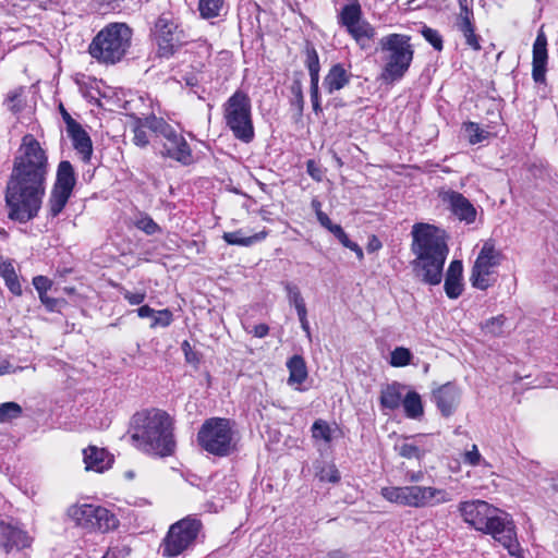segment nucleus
Returning <instances> with one entry per match:
<instances>
[{
	"instance_id": "f257e3e1",
	"label": "nucleus",
	"mask_w": 558,
	"mask_h": 558,
	"mask_svg": "<svg viewBox=\"0 0 558 558\" xmlns=\"http://www.w3.org/2000/svg\"><path fill=\"white\" fill-rule=\"evenodd\" d=\"M48 172L46 150L32 134L24 135L7 184L5 204L10 219L25 223L38 215Z\"/></svg>"
},
{
	"instance_id": "f03ea898",
	"label": "nucleus",
	"mask_w": 558,
	"mask_h": 558,
	"mask_svg": "<svg viewBox=\"0 0 558 558\" xmlns=\"http://www.w3.org/2000/svg\"><path fill=\"white\" fill-rule=\"evenodd\" d=\"M411 250L415 255L413 270L421 280L430 286L441 282L444 265L449 248L442 232L429 223H415L411 231Z\"/></svg>"
},
{
	"instance_id": "7ed1b4c3",
	"label": "nucleus",
	"mask_w": 558,
	"mask_h": 558,
	"mask_svg": "<svg viewBox=\"0 0 558 558\" xmlns=\"http://www.w3.org/2000/svg\"><path fill=\"white\" fill-rule=\"evenodd\" d=\"M459 511L465 523L477 531L490 534L509 555L520 556L521 548L515 527L507 513L483 500L462 501Z\"/></svg>"
},
{
	"instance_id": "20e7f679",
	"label": "nucleus",
	"mask_w": 558,
	"mask_h": 558,
	"mask_svg": "<svg viewBox=\"0 0 558 558\" xmlns=\"http://www.w3.org/2000/svg\"><path fill=\"white\" fill-rule=\"evenodd\" d=\"M130 433L134 445L145 452L159 457L174 452L173 424L165 411L153 409L135 413Z\"/></svg>"
},
{
	"instance_id": "39448f33",
	"label": "nucleus",
	"mask_w": 558,
	"mask_h": 558,
	"mask_svg": "<svg viewBox=\"0 0 558 558\" xmlns=\"http://www.w3.org/2000/svg\"><path fill=\"white\" fill-rule=\"evenodd\" d=\"M132 29L125 23H110L93 39L88 51L101 63L119 62L131 46Z\"/></svg>"
},
{
	"instance_id": "423d86ee",
	"label": "nucleus",
	"mask_w": 558,
	"mask_h": 558,
	"mask_svg": "<svg viewBox=\"0 0 558 558\" xmlns=\"http://www.w3.org/2000/svg\"><path fill=\"white\" fill-rule=\"evenodd\" d=\"M410 40V36L403 34H389L380 39L385 62L381 78L386 83L399 81L408 72L414 54Z\"/></svg>"
},
{
	"instance_id": "0eeeda50",
	"label": "nucleus",
	"mask_w": 558,
	"mask_h": 558,
	"mask_svg": "<svg viewBox=\"0 0 558 558\" xmlns=\"http://www.w3.org/2000/svg\"><path fill=\"white\" fill-rule=\"evenodd\" d=\"M380 495L389 502L411 508L436 507L452 500L446 489L422 485L383 487Z\"/></svg>"
},
{
	"instance_id": "6e6552de",
	"label": "nucleus",
	"mask_w": 558,
	"mask_h": 558,
	"mask_svg": "<svg viewBox=\"0 0 558 558\" xmlns=\"http://www.w3.org/2000/svg\"><path fill=\"white\" fill-rule=\"evenodd\" d=\"M223 118L235 138L243 143L253 141L255 133L251 100L245 93L238 90L227 100L223 105Z\"/></svg>"
},
{
	"instance_id": "1a4fd4ad",
	"label": "nucleus",
	"mask_w": 558,
	"mask_h": 558,
	"mask_svg": "<svg viewBox=\"0 0 558 558\" xmlns=\"http://www.w3.org/2000/svg\"><path fill=\"white\" fill-rule=\"evenodd\" d=\"M197 441L208 453L229 456L235 446L230 421L220 417L206 420L197 434Z\"/></svg>"
},
{
	"instance_id": "9d476101",
	"label": "nucleus",
	"mask_w": 558,
	"mask_h": 558,
	"mask_svg": "<svg viewBox=\"0 0 558 558\" xmlns=\"http://www.w3.org/2000/svg\"><path fill=\"white\" fill-rule=\"evenodd\" d=\"M202 522L195 517H185L173 523L162 542V555L175 557L191 549L202 531Z\"/></svg>"
},
{
	"instance_id": "9b49d317",
	"label": "nucleus",
	"mask_w": 558,
	"mask_h": 558,
	"mask_svg": "<svg viewBox=\"0 0 558 558\" xmlns=\"http://www.w3.org/2000/svg\"><path fill=\"white\" fill-rule=\"evenodd\" d=\"M502 259L504 255L496 248L494 242L485 241L471 270L472 286L480 290L489 288L495 281L492 278L494 269L501 264Z\"/></svg>"
},
{
	"instance_id": "f8f14e48",
	"label": "nucleus",
	"mask_w": 558,
	"mask_h": 558,
	"mask_svg": "<svg viewBox=\"0 0 558 558\" xmlns=\"http://www.w3.org/2000/svg\"><path fill=\"white\" fill-rule=\"evenodd\" d=\"M75 184L76 177L73 166L68 160L60 161L57 169L56 181L47 203L48 215L50 217H57L64 209Z\"/></svg>"
},
{
	"instance_id": "ddd939ff",
	"label": "nucleus",
	"mask_w": 558,
	"mask_h": 558,
	"mask_svg": "<svg viewBox=\"0 0 558 558\" xmlns=\"http://www.w3.org/2000/svg\"><path fill=\"white\" fill-rule=\"evenodd\" d=\"M153 36L158 46V54L163 58L171 57L186 41V35L179 23L165 14L156 21Z\"/></svg>"
},
{
	"instance_id": "4468645a",
	"label": "nucleus",
	"mask_w": 558,
	"mask_h": 558,
	"mask_svg": "<svg viewBox=\"0 0 558 558\" xmlns=\"http://www.w3.org/2000/svg\"><path fill=\"white\" fill-rule=\"evenodd\" d=\"M339 23L356 40L361 47H365L374 37L375 29L362 19L361 5L357 2L347 4L339 14Z\"/></svg>"
},
{
	"instance_id": "2eb2a0df",
	"label": "nucleus",
	"mask_w": 558,
	"mask_h": 558,
	"mask_svg": "<svg viewBox=\"0 0 558 558\" xmlns=\"http://www.w3.org/2000/svg\"><path fill=\"white\" fill-rule=\"evenodd\" d=\"M438 196L459 220L465 223H473L475 221L476 209L461 193L452 190H440Z\"/></svg>"
},
{
	"instance_id": "dca6fc26",
	"label": "nucleus",
	"mask_w": 558,
	"mask_h": 558,
	"mask_svg": "<svg viewBox=\"0 0 558 558\" xmlns=\"http://www.w3.org/2000/svg\"><path fill=\"white\" fill-rule=\"evenodd\" d=\"M163 155L184 165L189 166L193 162V155L190 145L184 136L172 129L163 136Z\"/></svg>"
},
{
	"instance_id": "f3484780",
	"label": "nucleus",
	"mask_w": 558,
	"mask_h": 558,
	"mask_svg": "<svg viewBox=\"0 0 558 558\" xmlns=\"http://www.w3.org/2000/svg\"><path fill=\"white\" fill-rule=\"evenodd\" d=\"M32 537L23 530L0 521V545L5 553L29 547Z\"/></svg>"
},
{
	"instance_id": "a211bd4d",
	"label": "nucleus",
	"mask_w": 558,
	"mask_h": 558,
	"mask_svg": "<svg viewBox=\"0 0 558 558\" xmlns=\"http://www.w3.org/2000/svg\"><path fill=\"white\" fill-rule=\"evenodd\" d=\"M547 60V37L541 29L533 44L532 76L536 83H543L545 81Z\"/></svg>"
},
{
	"instance_id": "6ab92c4d",
	"label": "nucleus",
	"mask_w": 558,
	"mask_h": 558,
	"mask_svg": "<svg viewBox=\"0 0 558 558\" xmlns=\"http://www.w3.org/2000/svg\"><path fill=\"white\" fill-rule=\"evenodd\" d=\"M433 399L444 416H449L456 409L460 391L456 385L447 383L433 391Z\"/></svg>"
},
{
	"instance_id": "aec40b11",
	"label": "nucleus",
	"mask_w": 558,
	"mask_h": 558,
	"mask_svg": "<svg viewBox=\"0 0 558 558\" xmlns=\"http://www.w3.org/2000/svg\"><path fill=\"white\" fill-rule=\"evenodd\" d=\"M83 460L87 471L101 473L111 466L113 457L105 448L88 446L83 450Z\"/></svg>"
},
{
	"instance_id": "412c9836",
	"label": "nucleus",
	"mask_w": 558,
	"mask_h": 558,
	"mask_svg": "<svg viewBox=\"0 0 558 558\" xmlns=\"http://www.w3.org/2000/svg\"><path fill=\"white\" fill-rule=\"evenodd\" d=\"M472 17V11L466 7V4L460 2V14L457 22L458 29L462 33L468 46L473 50H480V37L475 34Z\"/></svg>"
},
{
	"instance_id": "4be33fe9",
	"label": "nucleus",
	"mask_w": 558,
	"mask_h": 558,
	"mask_svg": "<svg viewBox=\"0 0 558 558\" xmlns=\"http://www.w3.org/2000/svg\"><path fill=\"white\" fill-rule=\"evenodd\" d=\"M463 265L459 259H454L450 263L446 278H445V291L448 298L457 299L463 291L462 283Z\"/></svg>"
},
{
	"instance_id": "5701e85b",
	"label": "nucleus",
	"mask_w": 558,
	"mask_h": 558,
	"mask_svg": "<svg viewBox=\"0 0 558 558\" xmlns=\"http://www.w3.org/2000/svg\"><path fill=\"white\" fill-rule=\"evenodd\" d=\"M351 74L341 64L332 65L323 81V88L328 95L342 89L349 84Z\"/></svg>"
},
{
	"instance_id": "b1692460",
	"label": "nucleus",
	"mask_w": 558,
	"mask_h": 558,
	"mask_svg": "<svg viewBox=\"0 0 558 558\" xmlns=\"http://www.w3.org/2000/svg\"><path fill=\"white\" fill-rule=\"evenodd\" d=\"M287 368L289 371L288 385L298 391H303L302 384L308 376L305 360L301 355H293L287 361Z\"/></svg>"
},
{
	"instance_id": "393cba45",
	"label": "nucleus",
	"mask_w": 558,
	"mask_h": 558,
	"mask_svg": "<svg viewBox=\"0 0 558 558\" xmlns=\"http://www.w3.org/2000/svg\"><path fill=\"white\" fill-rule=\"evenodd\" d=\"M92 521L93 526L89 529V532L98 531L106 533L114 530L119 524L117 517L111 511L97 505H95Z\"/></svg>"
},
{
	"instance_id": "a878e982",
	"label": "nucleus",
	"mask_w": 558,
	"mask_h": 558,
	"mask_svg": "<svg viewBox=\"0 0 558 558\" xmlns=\"http://www.w3.org/2000/svg\"><path fill=\"white\" fill-rule=\"evenodd\" d=\"M421 442V436L405 437L396 442L395 450L402 458L421 460L426 453V449L422 446Z\"/></svg>"
},
{
	"instance_id": "bb28decb",
	"label": "nucleus",
	"mask_w": 558,
	"mask_h": 558,
	"mask_svg": "<svg viewBox=\"0 0 558 558\" xmlns=\"http://www.w3.org/2000/svg\"><path fill=\"white\" fill-rule=\"evenodd\" d=\"M68 134L72 140L74 149L81 155L83 161H89L93 154V145L87 132L81 125H77L69 130Z\"/></svg>"
},
{
	"instance_id": "cd10ccee",
	"label": "nucleus",
	"mask_w": 558,
	"mask_h": 558,
	"mask_svg": "<svg viewBox=\"0 0 558 558\" xmlns=\"http://www.w3.org/2000/svg\"><path fill=\"white\" fill-rule=\"evenodd\" d=\"M94 508L95 505L92 504L72 505L66 513L76 526L89 532V529L93 526Z\"/></svg>"
},
{
	"instance_id": "c85d7f7f",
	"label": "nucleus",
	"mask_w": 558,
	"mask_h": 558,
	"mask_svg": "<svg viewBox=\"0 0 558 558\" xmlns=\"http://www.w3.org/2000/svg\"><path fill=\"white\" fill-rule=\"evenodd\" d=\"M94 508L95 505L92 504L72 505L66 513L76 526L89 532V529L93 526Z\"/></svg>"
},
{
	"instance_id": "c756f323",
	"label": "nucleus",
	"mask_w": 558,
	"mask_h": 558,
	"mask_svg": "<svg viewBox=\"0 0 558 558\" xmlns=\"http://www.w3.org/2000/svg\"><path fill=\"white\" fill-rule=\"evenodd\" d=\"M267 235L268 232L266 230H262L253 235H246V233L240 229L232 232H225L222 239L230 245L251 246L263 241Z\"/></svg>"
},
{
	"instance_id": "7c9ffc66",
	"label": "nucleus",
	"mask_w": 558,
	"mask_h": 558,
	"mask_svg": "<svg viewBox=\"0 0 558 558\" xmlns=\"http://www.w3.org/2000/svg\"><path fill=\"white\" fill-rule=\"evenodd\" d=\"M407 417L417 420L424 414L421 396L415 391H409L401 402Z\"/></svg>"
},
{
	"instance_id": "2f4dec72",
	"label": "nucleus",
	"mask_w": 558,
	"mask_h": 558,
	"mask_svg": "<svg viewBox=\"0 0 558 558\" xmlns=\"http://www.w3.org/2000/svg\"><path fill=\"white\" fill-rule=\"evenodd\" d=\"M401 386L397 383L388 385L381 390L380 403L383 408L396 410L402 402Z\"/></svg>"
},
{
	"instance_id": "473e14b6",
	"label": "nucleus",
	"mask_w": 558,
	"mask_h": 558,
	"mask_svg": "<svg viewBox=\"0 0 558 558\" xmlns=\"http://www.w3.org/2000/svg\"><path fill=\"white\" fill-rule=\"evenodd\" d=\"M226 0H198L199 15L205 19H214L221 15Z\"/></svg>"
},
{
	"instance_id": "72a5a7b5",
	"label": "nucleus",
	"mask_w": 558,
	"mask_h": 558,
	"mask_svg": "<svg viewBox=\"0 0 558 558\" xmlns=\"http://www.w3.org/2000/svg\"><path fill=\"white\" fill-rule=\"evenodd\" d=\"M0 276L4 279L7 287L12 293L21 294V284L11 262L0 263Z\"/></svg>"
},
{
	"instance_id": "f704fd0d",
	"label": "nucleus",
	"mask_w": 558,
	"mask_h": 558,
	"mask_svg": "<svg viewBox=\"0 0 558 558\" xmlns=\"http://www.w3.org/2000/svg\"><path fill=\"white\" fill-rule=\"evenodd\" d=\"M4 105L8 110L14 114L21 112L25 106V88L17 87L10 90L4 100Z\"/></svg>"
},
{
	"instance_id": "c9c22d12",
	"label": "nucleus",
	"mask_w": 558,
	"mask_h": 558,
	"mask_svg": "<svg viewBox=\"0 0 558 558\" xmlns=\"http://www.w3.org/2000/svg\"><path fill=\"white\" fill-rule=\"evenodd\" d=\"M134 226L147 235H154L156 233L161 232V228L159 227V225L155 222L154 219L145 213H140L135 217Z\"/></svg>"
},
{
	"instance_id": "e433bc0d",
	"label": "nucleus",
	"mask_w": 558,
	"mask_h": 558,
	"mask_svg": "<svg viewBox=\"0 0 558 558\" xmlns=\"http://www.w3.org/2000/svg\"><path fill=\"white\" fill-rule=\"evenodd\" d=\"M141 121L146 129H149L150 131L162 137L173 129L163 119L157 118L155 116L146 117L144 120Z\"/></svg>"
},
{
	"instance_id": "4c0bfd02",
	"label": "nucleus",
	"mask_w": 558,
	"mask_h": 558,
	"mask_svg": "<svg viewBox=\"0 0 558 558\" xmlns=\"http://www.w3.org/2000/svg\"><path fill=\"white\" fill-rule=\"evenodd\" d=\"M23 413L22 407L13 401L0 404V424L19 418Z\"/></svg>"
},
{
	"instance_id": "58836bf2",
	"label": "nucleus",
	"mask_w": 558,
	"mask_h": 558,
	"mask_svg": "<svg viewBox=\"0 0 558 558\" xmlns=\"http://www.w3.org/2000/svg\"><path fill=\"white\" fill-rule=\"evenodd\" d=\"M284 290L287 292L289 303L295 307L296 313L307 311L300 289L295 284L286 283Z\"/></svg>"
},
{
	"instance_id": "ea45409f",
	"label": "nucleus",
	"mask_w": 558,
	"mask_h": 558,
	"mask_svg": "<svg viewBox=\"0 0 558 558\" xmlns=\"http://www.w3.org/2000/svg\"><path fill=\"white\" fill-rule=\"evenodd\" d=\"M311 77V101L313 106V110L316 113L322 112L320 106V95H319V70L308 71Z\"/></svg>"
},
{
	"instance_id": "a19ab883",
	"label": "nucleus",
	"mask_w": 558,
	"mask_h": 558,
	"mask_svg": "<svg viewBox=\"0 0 558 558\" xmlns=\"http://www.w3.org/2000/svg\"><path fill=\"white\" fill-rule=\"evenodd\" d=\"M333 235L339 240V242L347 248L353 251L357 258L359 259H363L364 257V254H363V251L362 248L360 247L359 244H356L355 242L351 241L349 239V236L347 235V233L343 231V229L340 227H335L333 228Z\"/></svg>"
},
{
	"instance_id": "79ce46f5",
	"label": "nucleus",
	"mask_w": 558,
	"mask_h": 558,
	"mask_svg": "<svg viewBox=\"0 0 558 558\" xmlns=\"http://www.w3.org/2000/svg\"><path fill=\"white\" fill-rule=\"evenodd\" d=\"M412 353L409 349L398 347L391 352L390 364L395 367H403L411 363Z\"/></svg>"
},
{
	"instance_id": "37998d69",
	"label": "nucleus",
	"mask_w": 558,
	"mask_h": 558,
	"mask_svg": "<svg viewBox=\"0 0 558 558\" xmlns=\"http://www.w3.org/2000/svg\"><path fill=\"white\" fill-rule=\"evenodd\" d=\"M464 131L471 144H478L483 142L488 135V132L482 130L478 124L474 122L466 123Z\"/></svg>"
},
{
	"instance_id": "c03bdc74",
	"label": "nucleus",
	"mask_w": 558,
	"mask_h": 558,
	"mask_svg": "<svg viewBox=\"0 0 558 558\" xmlns=\"http://www.w3.org/2000/svg\"><path fill=\"white\" fill-rule=\"evenodd\" d=\"M312 435L316 439L329 442L331 440V428L325 421L318 420L312 426Z\"/></svg>"
},
{
	"instance_id": "a18cd8bd",
	"label": "nucleus",
	"mask_w": 558,
	"mask_h": 558,
	"mask_svg": "<svg viewBox=\"0 0 558 558\" xmlns=\"http://www.w3.org/2000/svg\"><path fill=\"white\" fill-rule=\"evenodd\" d=\"M316 476L320 482L338 483L340 480L339 471L333 464L322 466Z\"/></svg>"
},
{
	"instance_id": "49530a36",
	"label": "nucleus",
	"mask_w": 558,
	"mask_h": 558,
	"mask_svg": "<svg viewBox=\"0 0 558 558\" xmlns=\"http://www.w3.org/2000/svg\"><path fill=\"white\" fill-rule=\"evenodd\" d=\"M153 323L150 324V328H155L157 326L168 327L171 325L173 320V314L170 310L165 308L161 311H156L153 316Z\"/></svg>"
},
{
	"instance_id": "de8ad7c7",
	"label": "nucleus",
	"mask_w": 558,
	"mask_h": 558,
	"mask_svg": "<svg viewBox=\"0 0 558 558\" xmlns=\"http://www.w3.org/2000/svg\"><path fill=\"white\" fill-rule=\"evenodd\" d=\"M505 322L506 318L504 315L492 317L484 324V329L493 336H499L502 332Z\"/></svg>"
},
{
	"instance_id": "09e8293b",
	"label": "nucleus",
	"mask_w": 558,
	"mask_h": 558,
	"mask_svg": "<svg viewBox=\"0 0 558 558\" xmlns=\"http://www.w3.org/2000/svg\"><path fill=\"white\" fill-rule=\"evenodd\" d=\"M422 35L436 50L442 49V39L436 29L424 26L422 29Z\"/></svg>"
},
{
	"instance_id": "8fccbe9b",
	"label": "nucleus",
	"mask_w": 558,
	"mask_h": 558,
	"mask_svg": "<svg viewBox=\"0 0 558 558\" xmlns=\"http://www.w3.org/2000/svg\"><path fill=\"white\" fill-rule=\"evenodd\" d=\"M145 129L146 128L144 126L142 121H140V124L136 125L133 130V132H134L133 142L138 147H145L149 143L147 132Z\"/></svg>"
},
{
	"instance_id": "3c124183",
	"label": "nucleus",
	"mask_w": 558,
	"mask_h": 558,
	"mask_svg": "<svg viewBox=\"0 0 558 558\" xmlns=\"http://www.w3.org/2000/svg\"><path fill=\"white\" fill-rule=\"evenodd\" d=\"M121 293L131 305H140L144 302L146 298L145 291L131 292L129 290L123 289Z\"/></svg>"
},
{
	"instance_id": "603ef678",
	"label": "nucleus",
	"mask_w": 558,
	"mask_h": 558,
	"mask_svg": "<svg viewBox=\"0 0 558 558\" xmlns=\"http://www.w3.org/2000/svg\"><path fill=\"white\" fill-rule=\"evenodd\" d=\"M306 66L308 71L320 70L318 53L314 48L306 49Z\"/></svg>"
},
{
	"instance_id": "864d4df0",
	"label": "nucleus",
	"mask_w": 558,
	"mask_h": 558,
	"mask_svg": "<svg viewBox=\"0 0 558 558\" xmlns=\"http://www.w3.org/2000/svg\"><path fill=\"white\" fill-rule=\"evenodd\" d=\"M33 284L39 295L47 293L51 287V281L45 276H36L33 279Z\"/></svg>"
},
{
	"instance_id": "5fc2aeb1",
	"label": "nucleus",
	"mask_w": 558,
	"mask_h": 558,
	"mask_svg": "<svg viewBox=\"0 0 558 558\" xmlns=\"http://www.w3.org/2000/svg\"><path fill=\"white\" fill-rule=\"evenodd\" d=\"M463 460L465 463L473 466L478 465L481 463L482 456L478 452L476 445H473L472 449L464 453Z\"/></svg>"
},
{
	"instance_id": "6e6d98bb",
	"label": "nucleus",
	"mask_w": 558,
	"mask_h": 558,
	"mask_svg": "<svg viewBox=\"0 0 558 558\" xmlns=\"http://www.w3.org/2000/svg\"><path fill=\"white\" fill-rule=\"evenodd\" d=\"M39 300L49 312H53L57 310V306L59 303V301L57 299L50 298V296H48L47 293H44V294L39 295Z\"/></svg>"
},
{
	"instance_id": "4d7b16f0",
	"label": "nucleus",
	"mask_w": 558,
	"mask_h": 558,
	"mask_svg": "<svg viewBox=\"0 0 558 558\" xmlns=\"http://www.w3.org/2000/svg\"><path fill=\"white\" fill-rule=\"evenodd\" d=\"M60 112H61V116H62V119L63 121L65 122L66 124V131L73 129V128H76L77 125H80V123H77L72 117L71 114L64 109V107L62 105H60Z\"/></svg>"
},
{
	"instance_id": "13d9d810",
	"label": "nucleus",
	"mask_w": 558,
	"mask_h": 558,
	"mask_svg": "<svg viewBox=\"0 0 558 558\" xmlns=\"http://www.w3.org/2000/svg\"><path fill=\"white\" fill-rule=\"evenodd\" d=\"M128 554L125 548L112 547L107 550L102 558H124Z\"/></svg>"
},
{
	"instance_id": "bf43d9fd",
	"label": "nucleus",
	"mask_w": 558,
	"mask_h": 558,
	"mask_svg": "<svg viewBox=\"0 0 558 558\" xmlns=\"http://www.w3.org/2000/svg\"><path fill=\"white\" fill-rule=\"evenodd\" d=\"M298 317H299L302 329L306 333L307 339L311 341L312 336H311L310 323L307 320V311L298 313Z\"/></svg>"
},
{
	"instance_id": "052dcab7",
	"label": "nucleus",
	"mask_w": 558,
	"mask_h": 558,
	"mask_svg": "<svg viewBox=\"0 0 558 558\" xmlns=\"http://www.w3.org/2000/svg\"><path fill=\"white\" fill-rule=\"evenodd\" d=\"M317 219H318L319 223L324 228H326L328 231H330L332 234H333V228L335 227H340V225L332 223L330 218L325 213H318Z\"/></svg>"
},
{
	"instance_id": "680f3d73",
	"label": "nucleus",
	"mask_w": 558,
	"mask_h": 558,
	"mask_svg": "<svg viewBox=\"0 0 558 558\" xmlns=\"http://www.w3.org/2000/svg\"><path fill=\"white\" fill-rule=\"evenodd\" d=\"M250 332L253 333L254 337L264 338L268 335L269 327L266 324H259L254 326Z\"/></svg>"
},
{
	"instance_id": "e2e57ef3",
	"label": "nucleus",
	"mask_w": 558,
	"mask_h": 558,
	"mask_svg": "<svg viewBox=\"0 0 558 558\" xmlns=\"http://www.w3.org/2000/svg\"><path fill=\"white\" fill-rule=\"evenodd\" d=\"M183 347H187L189 348V350H185V360H186V362H189L191 364H197L199 359L197 356V353L192 350L190 343L187 341H184L183 342Z\"/></svg>"
},
{
	"instance_id": "0e129e2a",
	"label": "nucleus",
	"mask_w": 558,
	"mask_h": 558,
	"mask_svg": "<svg viewBox=\"0 0 558 558\" xmlns=\"http://www.w3.org/2000/svg\"><path fill=\"white\" fill-rule=\"evenodd\" d=\"M136 312L141 318L153 317L156 313V311L148 305L141 306L136 310Z\"/></svg>"
},
{
	"instance_id": "69168bd1",
	"label": "nucleus",
	"mask_w": 558,
	"mask_h": 558,
	"mask_svg": "<svg viewBox=\"0 0 558 558\" xmlns=\"http://www.w3.org/2000/svg\"><path fill=\"white\" fill-rule=\"evenodd\" d=\"M307 172L312 178L319 180V177L316 173L317 169L315 168V163L313 160L307 161Z\"/></svg>"
},
{
	"instance_id": "338daca9",
	"label": "nucleus",
	"mask_w": 558,
	"mask_h": 558,
	"mask_svg": "<svg viewBox=\"0 0 558 558\" xmlns=\"http://www.w3.org/2000/svg\"><path fill=\"white\" fill-rule=\"evenodd\" d=\"M407 476L410 482L417 483V482L422 481L424 475H423V472L418 471V472L409 473Z\"/></svg>"
},
{
	"instance_id": "774afa93",
	"label": "nucleus",
	"mask_w": 558,
	"mask_h": 558,
	"mask_svg": "<svg viewBox=\"0 0 558 558\" xmlns=\"http://www.w3.org/2000/svg\"><path fill=\"white\" fill-rule=\"evenodd\" d=\"M325 558H350V557L342 550H333V551H330Z\"/></svg>"
}]
</instances>
